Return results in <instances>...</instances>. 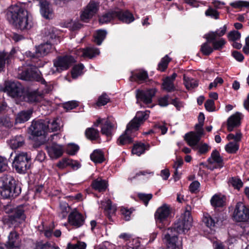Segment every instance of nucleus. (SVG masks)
I'll list each match as a JSON object with an SVG mask.
<instances>
[{
    "label": "nucleus",
    "mask_w": 249,
    "mask_h": 249,
    "mask_svg": "<svg viewBox=\"0 0 249 249\" xmlns=\"http://www.w3.org/2000/svg\"><path fill=\"white\" fill-rule=\"evenodd\" d=\"M82 56L84 57H88L91 59L100 53V51L98 48L90 47H87L82 50Z\"/></svg>",
    "instance_id": "obj_30"
},
{
    "label": "nucleus",
    "mask_w": 249,
    "mask_h": 249,
    "mask_svg": "<svg viewBox=\"0 0 249 249\" xmlns=\"http://www.w3.org/2000/svg\"><path fill=\"white\" fill-rule=\"evenodd\" d=\"M226 151L230 154H234L238 150L239 148V144L236 142H229L225 146Z\"/></svg>",
    "instance_id": "obj_42"
},
{
    "label": "nucleus",
    "mask_w": 249,
    "mask_h": 249,
    "mask_svg": "<svg viewBox=\"0 0 249 249\" xmlns=\"http://www.w3.org/2000/svg\"><path fill=\"white\" fill-rule=\"evenodd\" d=\"M10 22L17 29L21 31L30 30L33 26L31 16L24 8L15 5L9 15Z\"/></svg>",
    "instance_id": "obj_1"
},
{
    "label": "nucleus",
    "mask_w": 249,
    "mask_h": 249,
    "mask_svg": "<svg viewBox=\"0 0 249 249\" xmlns=\"http://www.w3.org/2000/svg\"><path fill=\"white\" fill-rule=\"evenodd\" d=\"M12 125V123L10 121L9 118L5 117H0V126L11 127Z\"/></svg>",
    "instance_id": "obj_57"
},
{
    "label": "nucleus",
    "mask_w": 249,
    "mask_h": 249,
    "mask_svg": "<svg viewBox=\"0 0 249 249\" xmlns=\"http://www.w3.org/2000/svg\"><path fill=\"white\" fill-rule=\"evenodd\" d=\"M169 96L168 95H166L160 98L159 99V105L162 107H166L169 105Z\"/></svg>",
    "instance_id": "obj_61"
},
{
    "label": "nucleus",
    "mask_w": 249,
    "mask_h": 249,
    "mask_svg": "<svg viewBox=\"0 0 249 249\" xmlns=\"http://www.w3.org/2000/svg\"><path fill=\"white\" fill-rule=\"evenodd\" d=\"M48 122V121L39 120L33 122L30 127L32 135L43 137L42 142L46 141L45 134L47 132L46 126Z\"/></svg>",
    "instance_id": "obj_9"
},
{
    "label": "nucleus",
    "mask_w": 249,
    "mask_h": 249,
    "mask_svg": "<svg viewBox=\"0 0 249 249\" xmlns=\"http://www.w3.org/2000/svg\"><path fill=\"white\" fill-rule=\"evenodd\" d=\"M156 90L154 89L147 90L137 89L136 90V98L137 104H140L141 106V103L145 105L151 104L152 102V98L155 96Z\"/></svg>",
    "instance_id": "obj_10"
},
{
    "label": "nucleus",
    "mask_w": 249,
    "mask_h": 249,
    "mask_svg": "<svg viewBox=\"0 0 249 249\" xmlns=\"http://www.w3.org/2000/svg\"><path fill=\"white\" fill-rule=\"evenodd\" d=\"M162 86L163 89L168 92H172L176 90V88L174 84V82L169 80L168 78H165L163 81Z\"/></svg>",
    "instance_id": "obj_45"
},
{
    "label": "nucleus",
    "mask_w": 249,
    "mask_h": 249,
    "mask_svg": "<svg viewBox=\"0 0 249 249\" xmlns=\"http://www.w3.org/2000/svg\"><path fill=\"white\" fill-rule=\"evenodd\" d=\"M63 106L67 110H70L77 107L78 104L76 101H71L64 103Z\"/></svg>",
    "instance_id": "obj_56"
},
{
    "label": "nucleus",
    "mask_w": 249,
    "mask_h": 249,
    "mask_svg": "<svg viewBox=\"0 0 249 249\" xmlns=\"http://www.w3.org/2000/svg\"><path fill=\"white\" fill-rule=\"evenodd\" d=\"M148 77V73L145 71H140L138 72L133 74L132 78L133 80L139 83L146 80Z\"/></svg>",
    "instance_id": "obj_39"
},
{
    "label": "nucleus",
    "mask_w": 249,
    "mask_h": 249,
    "mask_svg": "<svg viewBox=\"0 0 249 249\" xmlns=\"http://www.w3.org/2000/svg\"><path fill=\"white\" fill-rule=\"evenodd\" d=\"M140 199L143 201L144 205L147 206L149 201L152 199L153 195L152 194L139 193L138 195Z\"/></svg>",
    "instance_id": "obj_51"
},
{
    "label": "nucleus",
    "mask_w": 249,
    "mask_h": 249,
    "mask_svg": "<svg viewBox=\"0 0 249 249\" xmlns=\"http://www.w3.org/2000/svg\"><path fill=\"white\" fill-rule=\"evenodd\" d=\"M10 54H7L5 53L0 52V72L4 71L6 61L9 63Z\"/></svg>",
    "instance_id": "obj_44"
},
{
    "label": "nucleus",
    "mask_w": 249,
    "mask_h": 249,
    "mask_svg": "<svg viewBox=\"0 0 249 249\" xmlns=\"http://www.w3.org/2000/svg\"><path fill=\"white\" fill-rule=\"evenodd\" d=\"M21 243L19 234L13 230L9 233L8 240L5 245L7 249H20Z\"/></svg>",
    "instance_id": "obj_17"
},
{
    "label": "nucleus",
    "mask_w": 249,
    "mask_h": 249,
    "mask_svg": "<svg viewBox=\"0 0 249 249\" xmlns=\"http://www.w3.org/2000/svg\"><path fill=\"white\" fill-rule=\"evenodd\" d=\"M116 17L120 20L125 23H130L134 20L133 14L128 11H124L119 9H116Z\"/></svg>",
    "instance_id": "obj_22"
},
{
    "label": "nucleus",
    "mask_w": 249,
    "mask_h": 249,
    "mask_svg": "<svg viewBox=\"0 0 249 249\" xmlns=\"http://www.w3.org/2000/svg\"><path fill=\"white\" fill-rule=\"evenodd\" d=\"M18 77L25 81H36L41 83H45L40 71L34 66L28 68L19 73Z\"/></svg>",
    "instance_id": "obj_5"
},
{
    "label": "nucleus",
    "mask_w": 249,
    "mask_h": 249,
    "mask_svg": "<svg viewBox=\"0 0 249 249\" xmlns=\"http://www.w3.org/2000/svg\"><path fill=\"white\" fill-rule=\"evenodd\" d=\"M107 32L105 30H99L94 36L93 41L98 45H100L105 39Z\"/></svg>",
    "instance_id": "obj_36"
},
{
    "label": "nucleus",
    "mask_w": 249,
    "mask_h": 249,
    "mask_svg": "<svg viewBox=\"0 0 249 249\" xmlns=\"http://www.w3.org/2000/svg\"><path fill=\"white\" fill-rule=\"evenodd\" d=\"M0 195L3 198H12L18 196L21 191L20 186L10 175L4 174L0 177Z\"/></svg>",
    "instance_id": "obj_2"
},
{
    "label": "nucleus",
    "mask_w": 249,
    "mask_h": 249,
    "mask_svg": "<svg viewBox=\"0 0 249 249\" xmlns=\"http://www.w3.org/2000/svg\"><path fill=\"white\" fill-rule=\"evenodd\" d=\"M147 111H138L137 112L135 117L127 125L126 132L130 129H134V131H137L140 125L148 118Z\"/></svg>",
    "instance_id": "obj_15"
},
{
    "label": "nucleus",
    "mask_w": 249,
    "mask_h": 249,
    "mask_svg": "<svg viewBox=\"0 0 249 249\" xmlns=\"http://www.w3.org/2000/svg\"><path fill=\"white\" fill-rule=\"evenodd\" d=\"M4 91L13 98L21 97L24 89L21 85L18 82L6 81L5 83Z\"/></svg>",
    "instance_id": "obj_8"
},
{
    "label": "nucleus",
    "mask_w": 249,
    "mask_h": 249,
    "mask_svg": "<svg viewBox=\"0 0 249 249\" xmlns=\"http://www.w3.org/2000/svg\"><path fill=\"white\" fill-rule=\"evenodd\" d=\"M230 41H235L241 37V34L237 31H231L228 35Z\"/></svg>",
    "instance_id": "obj_54"
},
{
    "label": "nucleus",
    "mask_w": 249,
    "mask_h": 249,
    "mask_svg": "<svg viewBox=\"0 0 249 249\" xmlns=\"http://www.w3.org/2000/svg\"><path fill=\"white\" fill-rule=\"evenodd\" d=\"M27 209V205L21 204L15 207L13 213L9 215L8 221L14 227L18 226L24 221L26 216L25 212Z\"/></svg>",
    "instance_id": "obj_6"
},
{
    "label": "nucleus",
    "mask_w": 249,
    "mask_h": 249,
    "mask_svg": "<svg viewBox=\"0 0 249 249\" xmlns=\"http://www.w3.org/2000/svg\"><path fill=\"white\" fill-rule=\"evenodd\" d=\"M7 160L6 158L0 156V172H2L7 170Z\"/></svg>",
    "instance_id": "obj_60"
},
{
    "label": "nucleus",
    "mask_w": 249,
    "mask_h": 249,
    "mask_svg": "<svg viewBox=\"0 0 249 249\" xmlns=\"http://www.w3.org/2000/svg\"><path fill=\"white\" fill-rule=\"evenodd\" d=\"M223 219V216L219 213H215L213 216L207 214L203 218V222L206 226L211 228L216 225L221 224Z\"/></svg>",
    "instance_id": "obj_19"
},
{
    "label": "nucleus",
    "mask_w": 249,
    "mask_h": 249,
    "mask_svg": "<svg viewBox=\"0 0 249 249\" xmlns=\"http://www.w3.org/2000/svg\"><path fill=\"white\" fill-rule=\"evenodd\" d=\"M25 143V139L22 135H17L10 140L9 145L10 147L15 149L22 146Z\"/></svg>",
    "instance_id": "obj_28"
},
{
    "label": "nucleus",
    "mask_w": 249,
    "mask_h": 249,
    "mask_svg": "<svg viewBox=\"0 0 249 249\" xmlns=\"http://www.w3.org/2000/svg\"><path fill=\"white\" fill-rule=\"evenodd\" d=\"M205 15L207 16H210L215 19L218 18L219 14L215 10L212 8H209L205 12Z\"/></svg>",
    "instance_id": "obj_62"
},
{
    "label": "nucleus",
    "mask_w": 249,
    "mask_h": 249,
    "mask_svg": "<svg viewBox=\"0 0 249 249\" xmlns=\"http://www.w3.org/2000/svg\"><path fill=\"white\" fill-rule=\"evenodd\" d=\"M234 218L238 222H245L249 219V208L243 203L238 202L234 212Z\"/></svg>",
    "instance_id": "obj_11"
},
{
    "label": "nucleus",
    "mask_w": 249,
    "mask_h": 249,
    "mask_svg": "<svg viewBox=\"0 0 249 249\" xmlns=\"http://www.w3.org/2000/svg\"><path fill=\"white\" fill-rule=\"evenodd\" d=\"M217 37L214 32H211L205 35V38L206 39V42L213 44L216 40Z\"/></svg>",
    "instance_id": "obj_59"
},
{
    "label": "nucleus",
    "mask_w": 249,
    "mask_h": 249,
    "mask_svg": "<svg viewBox=\"0 0 249 249\" xmlns=\"http://www.w3.org/2000/svg\"><path fill=\"white\" fill-rule=\"evenodd\" d=\"M184 84L187 89L190 90L197 87L198 85V81L196 79L183 75Z\"/></svg>",
    "instance_id": "obj_35"
},
{
    "label": "nucleus",
    "mask_w": 249,
    "mask_h": 249,
    "mask_svg": "<svg viewBox=\"0 0 249 249\" xmlns=\"http://www.w3.org/2000/svg\"><path fill=\"white\" fill-rule=\"evenodd\" d=\"M105 210L108 212L109 213H113L116 211V209L112 205L111 200H107L106 202V205L105 206Z\"/></svg>",
    "instance_id": "obj_63"
},
{
    "label": "nucleus",
    "mask_w": 249,
    "mask_h": 249,
    "mask_svg": "<svg viewBox=\"0 0 249 249\" xmlns=\"http://www.w3.org/2000/svg\"><path fill=\"white\" fill-rule=\"evenodd\" d=\"M74 62V58L71 55H65L58 57L57 60L53 61V64L56 71L61 72L67 70Z\"/></svg>",
    "instance_id": "obj_12"
},
{
    "label": "nucleus",
    "mask_w": 249,
    "mask_h": 249,
    "mask_svg": "<svg viewBox=\"0 0 249 249\" xmlns=\"http://www.w3.org/2000/svg\"><path fill=\"white\" fill-rule=\"evenodd\" d=\"M109 100L110 99L107 94H103L99 97L97 105L98 106H105L109 102Z\"/></svg>",
    "instance_id": "obj_55"
},
{
    "label": "nucleus",
    "mask_w": 249,
    "mask_h": 249,
    "mask_svg": "<svg viewBox=\"0 0 249 249\" xmlns=\"http://www.w3.org/2000/svg\"><path fill=\"white\" fill-rule=\"evenodd\" d=\"M242 115V113L237 112L228 118L227 129L229 131H233L234 128L238 127L240 125Z\"/></svg>",
    "instance_id": "obj_21"
},
{
    "label": "nucleus",
    "mask_w": 249,
    "mask_h": 249,
    "mask_svg": "<svg viewBox=\"0 0 249 249\" xmlns=\"http://www.w3.org/2000/svg\"><path fill=\"white\" fill-rule=\"evenodd\" d=\"M114 125L110 122L108 119H107L104 123L102 124L101 128V133L105 135L107 137L112 135V131L114 128Z\"/></svg>",
    "instance_id": "obj_33"
},
{
    "label": "nucleus",
    "mask_w": 249,
    "mask_h": 249,
    "mask_svg": "<svg viewBox=\"0 0 249 249\" xmlns=\"http://www.w3.org/2000/svg\"><path fill=\"white\" fill-rule=\"evenodd\" d=\"M230 182L235 189L239 190L243 186V182L239 178H232Z\"/></svg>",
    "instance_id": "obj_53"
},
{
    "label": "nucleus",
    "mask_w": 249,
    "mask_h": 249,
    "mask_svg": "<svg viewBox=\"0 0 249 249\" xmlns=\"http://www.w3.org/2000/svg\"><path fill=\"white\" fill-rule=\"evenodd\" d=\"M171 104L173 105L178 110H180V109L183 107V103L180 101L177 98L172 99Z\"/></svg>",
    "instance_id": "obj_64"
},
{
    "label": "nucleus",
    "mask_w": 249,
    "mask_h": 249,
    "mask_svg": "<svg viewBox=\"0 0 249 249\" xmlns=\"http://www.w3.org/2000/svg\"><path fill=\"white\" fill-rule=\"evenodd\" d=\"M209 164L216 163V167L221 168L224 166L223 160L220 156L219 152L216 150H213L211 155V157L207 160Z\"/></svg>",
    "instance_id": "obj_24"
},
{
    "label": "nucleus",
    "mask_w": 249,
    "mask_h": 249,
    "mask_svg": "<svg viewBox=\"0 0 249 249\" xmlns=\"http://www.w3.org/2000/svg\"><path fill=\"white\" fill-rule=\"evenodd\" d=\"M150 147L149 144L145 145L142 142H138L135 144L132 149V153L138 156L144 153L146 150H148Z\"/></svg>",
    "instance_id": "obj_32"
},
{
    "label": "nucleus",
    "mask_w": 249,
    "mask_h": 249,
    "mask_svg": "<svg viewBox=\"0 0 249 249\" xmlns=\"http://www.w3.org/2000/svg\"><path fill=\"white\" fill-rule=\"evenodd\" d=\"M52 42H48V41L43 44H41L37 47H36L37 51V56L43 57L47 55L52 50Z\"/></svg>",
    "instance_id": "obj_26"
},
{
    "label": "nucleus",
    "mask_w": 249,
    "mask_h": 249,
    "mask_svg": "<svg viewBox=\"0 0 249 249\" xmlns=\"http://www.w3.org/2000/svg\"><path fill=\"white\" fill-rule=\"evenodd\" d=\"M201 136L195 132L191 131L186 133L184 138L188 144L194 148L197 145Z\"/></svg>",
    "instance_id": "obj_23"
},
{
    "label": "nucleus",
    "mask_w": 249,
    "mask_h": 249,
    "mask_svg": "<svg viewBox=\"0 0 249 249\" xmlns=\"http://www.w3.org/2000/svg\"><path fill=\"white\" fill-rule=\"evenodd\" d=\"M171 61V59L166 55L163 58H162L160 62L158 65V69L161 71H164L167 68L168 63Z\"/></svg>",
    "instance_id": "obj_47"
},
{
    "label": "nucleus",
    "mask_w": 249,
    "mask_h": 249,
    "mask_svg": "<svg viewBox=\"0 0 249 249\" xmlns=\"http://www.w3.org/2000/svg\"><path fill=\"white\" fill-rule=\"evenodd\" d=\"M33 113L32 109H28L26 110H22L18 112L16 117L15 123L21 124L28 121L31 118Z\"/></svg>",
    "instance_id": "obj_25"
},
{
    "label": "nucleus",
    "mask_w": 249,
    "mask_h": 249,
    "mask_svg": "<svg viewBox=\"0 0 249 249\" xmlns=\"http://www.w3.org/2000/svg\"><path fill=\"white\" fill-rule=\"evenodd\" d=\"M85 135L87 138L90 140H95L98 138L99 132L94 128H88L86 130Z\"/></svg>",
    "instance_id": "obj_41"
},
{
    "label": "nucleus",
    "mask_w": 249,
    "mask_h": 249,
    "mask_svg": "<svg viewBox=\"0 0 249 249\" xmlns=\"http://www.w3.org/2000/svg\"><path fill=\"white\" fill-rule=\"evenodd\" d=\"M84 68V66L82 64H80L78 65L75 66L72 68L71 71L72 77L74 78H76L78 75H79L81 74Z\"/></svg>",
    "instance_id": "obj_48"
},
{
    "label": "nucleus",
    "mask_w": 249,
    "mask_h": 249,
    "mask_svg": "<svg viewBox=\"0 0 249 249\" xmlns=\"http://www.w3.org/2000/svg\"><path fill=\"white\" fill-rule=\"evenodd\" d=\"M226 43L225 40L221 38L218 40H215L212 44L213 50H221Z\"/></svg>",
    "instance_id": "obj_49"
},
{
    "label": "nucleus",
    "mask_w": 249,
    "mask_h": 249,
    "mask_svg": "<svg viewBox=\"0 0 249 249\" xmlns=\"http://www.w3.org/2000/svg\"><path fill=\"white\" fill-rule=\"evenodd\" d=\"M40 5V11L42 17L50 19L53 17V10L48 1L42 2Z\"/></svg>",
    "instance_id": "obj_27"
},
{
    "label": "nucleus",
    "mask_w": 249,
    "mask_h": 249,
    "mask_svg": "<svg viewBox=\"0 0 249 249\" xmlns=\"http://www.w3.org/2000/svg\"><path fill=\"white\" fill-rule=\"evenodd\" d=\"M225 200L223 196L215 195L211 199V205L214 207H221L224 205Z\"/></svg>",
    "instance_id": "obj_40"
},
{
    "label": "nucleus",
    "mask_w": 249,
    "mask_h": 249,
    "mask_svg": "<svg viewBox=\"0 0 249 249\" xmlns=\"http://www.w3.org/2000/svg\"><path fill=\"white\" fill-rule=\"evenodd\" d=\"M49 156L52 159H57L60 157L63 154L64 148L61 145L53 142L51 144L46 146Z\"/></svg>",
    "instance_id": "obj_18"
},
{
    "label": "nucleus",
    "mask_w": 249,
    "mask_h": 249,
    "mask_svg": "<svg viewBox=\"0 0 249 249\" xmlns=\"http://www.w3.org/2000/svg\"><path fill=\"white\" fill-rule=\"evenodd\" d=\"M86 244L83 242H78L75 244L68 243L67 249H86Z\"/></svg>",
    "instance_id": "obj_50"
},
{
    "label": "nucleus",
    "mask_w": 249,
    "mask_h": 249,
    "mask_svg": "<svg viewBox=\"0 0 249 249\" xmlns=\"http://www.w3.org/2000/svg\"><path fill=\"white\" fill-rule=\"evenodd\" d=\"M167 249H179L180 242L178 241V234L173 233L172 229H168L165 234Z\"/></svg>",
    "instance_id": "obj_16"
},
{
    "label": "nucleus",
    "mask_w": 249,
    "mask_h": 249,
    "mask_svg": "<svg viewBox=\"0 0 249 249\" xmlns=\"http://www.w3.org/2000/svg\"><path fill=\"white\" fill-rule=\"evenodd\" d=\"M90 159L95 163H102L104 160L103 152L100 150H95L90 156Z\"/></svg>",
    "instance_id": "obj_37"
},
{
    "label": "nucleus",
    "mask_w": 249,
    "mask_h": 249,
    "mask_svg": "<svg viewBox=\"0 0 249 249\" xmlns=\"http://www.w3.org/2000/svg\"><path fill=\"white\" fill-rule=\"evenodd\" d=\"M31 164V156L27 152H24L18 153L13 162V166L16 171L20 174L25 173L29 169Z\"/></svg>",
    "instance_id": "obj_3"
},
{
    "label": "nucleus",
    "mask_w": 249,
    "mask_h": 249,
    "mask_svg": "<svg viewBox=\"0 0 249 249\" xmlns=\"http://www.w3.org/2000/svg\"><path fill=\"white\" fill-rule=\"evenodd\" d=\"M171 212V207L166 204H163L156 210L154 214L155 219L157 225L160 229L164 226Z\"/></svg>",
    "instance_id": "obj_7"
},
{
    "label": "nucleus",
    "mask_w": 249,
    "mask_h": 249,
    "mask_svg": "<svg viewBox=\"0 0 249 249\" xmlns=\"http://www.w3.org/2000/svg\"><path fill=\"white\" fill-rule=\"evenodd\" d=\"M98 10L97 3L94 1H90L80 15L81 20L84 22H87L89 19L96 13Z\"/></svg>",
    "instance_id": "obj_13"
},
{
    "label": "nucleus",
    "mask_w": 249,
    "mask_h": 249,
    "mask_svg": "<svg viewBox=\"0 0 249 249\" xmlns=\"http://www.w3.org/2000/svg\"><path fill=\"white\" fill-rule=\"evenodd\" d=\"M68 220L71 226L78 228L84 225L85 219L81 213L74 209L69 213Z\"/></svg>",
    "instance_id": "obj_14"
},
{
    "label": "nucleus",
    "mask_w": 249,
    "mask_h": 249,
    "mask_svg": "<svg viewBox=\"0 0 249 249\" xmlns=\"http://www.w3.org/2000/svg\"><path fill=\"white\" fill-rule=\"evenodd\" d=\"M205 107L208 111H213L214 110V102L212 99H208L205 103Z\"/></svg>",
    "instance_id": "obj_58"
},
{
    "label": "nucleus",
    "mask_w": 249,
    "mask_h": 249,
    "mask_svg": "<svg viewBox=\"0 0 249 249\" xmlns=\"http://www.w3.org/2000/svg\"><path fill=\"white\" fill-rule=\"evenodd\" d=\"M211 44L205 42L201 45L200 51L203 55L208 56L213 52V47L211 46Z\"/></svg>",
    "instance_id": "obj_43"
},
{
    "label": "nucleus",
    "mask_w": 249,
    "mask_h": 249,
    "mask_svg": "<svg viewBox=\"0 0 249 249\" xmlns=\"http://www.w3.org/2000/svg\"><path fill=\"white\" fill-rule=\"evenodd\" d=\"M116 16V9L109 10L100 17L99 22L102 24L110 22L117 18Z\"/></svg>",
    "instance_id": "obj_29"
},
{
    "label": "nucleus",
    "mask_w": 249,
    "mask_h": 249,
    "mask_svg": "<svg viewBox=\"0 0 249 249\" xmlns=\"http://www.w3.org/2000/svg\"><path fill=\"white\" fill-rule=\"evenodd\" d=\"M45 121H48V123L46 126V129L47 132H54L60 129V126L58 123L57 122V120L55 119L50 120L46 119Z\"/></svg>",
    "instance_id": "obj_38"
},
{
    "label": "nucleus",
    "mask_w": 249,
    "mask_h": 249,
    "mask_svg": "<svg viewBox=\"0 0 249 249\" xmlns=\"http://www.w3.org/2000/svg\"><path fill=\"white\" fill-rule=\"evenodd\" d=\"M56 30L54 28H50L47 29V31L45 32V35L47 39L53 41V39H55L57 37V34L56 33Z\"/></svg>",
    "instance_id": "obj_52"
},
{
    "label": "nucleus",
    "mask_w": 249,
    "mask_h": 249,
    "mask_svg": "<svg viewBox=\"0 0 249 249\" xmlns=\"http://www.w3.org/2000/svg\"><path fill=\"white\" fill-rule=\"evenodd\" d=\"M23 99L29 103H36L40 102L43 98V94L37 90L29 91L23 94Z\"/></svg>",
    "instance_id": "obj_20"
},
{
    "label": "nucleus",
    "mask_w": 249,
    "mask_h": 249,
    "mask_svg": "<svg viewBox=\"0 0 249 249\" xmlns=\"http://www.w3.org/2000/svg\"><path fill=\"white\" fill-rule=\"evenodd\" d=\"M192 218L191 216V213L189 211L186 210L183 215L175 222L173 227L170 229H173V233L177 234L185 233L188 231L192 226Z\"/></svg>",
    "instance_id": "obj_4"
},
{
    "label": "nucleus",
    "mask_w": 249,
    "mask_h": 249,
    "mask_svg": "<svg viewBox=\"0 0 249 249\" xmlns=\"http://www.w3.org/2000/svg\"><path fill=\"white\" fill-rule=\"evenodd\" d=\"M132 131H134V129H130L127 132L125 130L124 133L120 136L118 140L119 145H124L127 143L132 142V138L130 136Z\"/></svg>",
    "instance_id": "obj_31"
},
{
    "label": "nucleus",
    "mask_w": 249,
    "mask_h": 249,
    "mask_svg": "<svg viewBox=\"0 0 249 249\" xmlns=\"http://www.w3.org/2000/svg\"><path fill=\"white\" fill-rule=\"evenodd\" d=\"M242 134L240 130H238L235 134L230 133L227 136V139L230 140H233L232 142H236L239 143L242 138Z\"/></svg>",
    "instance_id": "obj_46"
},
{
    "label": "nucleus",
    "mask_w": 249,
    "mask_h": 249,
    "mask_svg": "<svg viewBox=\"0 0 249 249\" xmlns=\"http://www.w3.org/2000/svg\"><path fill=\"white\" fill-rule=\"evenodd\" d=\"M91 186L94 189L102 192L107 189V183L105 180L98 178L92 181Z\"/></svg>",
    "instance_id": "obj_34"
}]
</instances>
